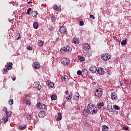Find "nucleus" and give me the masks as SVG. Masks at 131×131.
<instances>
[{
    "label": "nucleus",
    "instance_id": "1",
    "mask_svg": "<svg viewBox=\"0 0 131 131\" xmlns=\"http://www.w3.org/2000/svg\"><path fill=\"white\" fill-rule=\"evenodd\" d=\"M88 110L91 114L94 115L96 113H98V108L95 106V105L90 103L88 105Z\"/></svg>",
    "mask_w": 131,
    "mask_h": 131
},
{
    "label": "nucleus",
    "instance_id": "2",
    "mask_svg": "<svg viewBox=\"0 0 131 131\" xmlns=\"http://www.w3.org/2000/svg\"><path fill=\"white\" fill-rule=\"evenodd\" d=\"M95 96L96 98H101L103 96V89L99 88L95 92Z\"/></svg>",
    "mask_w": 131,
    "mask_h": 131
},
{
    "label": "nucleus",
    "instance_id": "3",
    "mask_svg": "<svg viewBox=\"0 0 131 131\" xmlns=\"http://www.w3.org/2000/svg\"><path fill=\"white\" fill-rule=\"evenodd\" d=\"M101 59L104 61H109L111 59V55L109 53H105L102 55Z\"/></svg>",
    "mask_w": 131,
    "mask_h": 131
},
{
    "label": "nucleus",
    "instance_id": "4",
    "mask_svg": "<svg viewBox=\"0 0 131 131\" xmlns=\"http://www.w3.org/2000/svg\"><path fill=\"white\" fill-rule=\"evenodd\" d=\"M61 63H62L63 65H64V66L69 65V63H70V60H69V58H63L61 59Z\"/></svg>",
    "mask_w": 131,
    "mask_h": 131
},
{
    "label": "nucleus",
    "instance_id": "5",
    "mask_svg": "<svg viewBox=\"0 0 131 131\" xmlns=\"http://www.w3.org/2000/svg\"><path fill=\"white\" fill-rule=\"evenodd\" d=\"M111 99L113 101H116L117 99H118V96H117V94L115 92H113L111 93Z\"/></svg>",
    "mask_w": 131,
    "mask_h": 131
},
{
    "label": "nucleus",
    "instance_id": "6",
    "mask_svg": "<svg viewBox=\"0 0 131 131\" xmlns=\"http://www.w3.org/2000/svg\"><path fill=\"white\" fill-rule=\"evenodd\" d=\"M82 49L84 50V51H89V50L91 49V47L89 44H88V43H84L83 45Z\"/></svg>",
    "mask_w": 131,
    "mask_h": 131
},
{
    "label": "nucleus",
    "instance_id": "7",
    "mask_svg": "<svg viewBox=\"0 0 131 131\" xmlns=\"http://www.w3.org/2000/svg\"><path fill=\"white\" fill-rule=\"evenodd\" d=\"M32 67L34 69H39L40 68V64L38 62H34L32 64Z\"/></svg>",
    "mask_w": 131,
    "mask_h": 131
},
{
    "label": "nucleus",
    "instance_id": "8",
    "mask_svg": "<svg viewBox=\"0 0 131 131\" xmlns=\"http://www.w3.org/2000/svg\"><path fill=\"white\" fill-rule=\"evenodd\" d=\"M35 85L36 86V90L38 91H40L41 90V85H40V82L39 81H37L35 83Z\"/></svg>",
    "mask_w": 131,
    "mask_h": 131
},
{
    "label": "nucleus",
    "instance_id": "9",
    "mask_svg": "<svg viewBox=\"0 0 131 131\" xmlns=\"http://www.w3.org/2000/svg\"><path fill=\"white\" fill-rule=\"evenodd\" d=\"M37 107L39 108V109H46L47 108V106L42 103H37Z\"/></svg>",
    "mask_w": 131,
    "mask_h": 131
},
{
    "label": "nucleus",
    "instance_id": "10",
    "mask_svg": "<svg viewBox=\"0 0 131 131\" xmlns=\"http://www.w3.org/2000/svg\"><path fill=\"white\" fill-rule=\"evenodd\" d=\"M89 75V72L88 70L84 69L82 71V76L83 77H86Z\"/></svg>",
    "mask_w": 131,
    "mask_h": 131
},
{
    "label": "nucleus",
    "instance_id": "11",
    "mask_svg": "<svg viewBox=\"0 0 131 131\" xmlns=\"http://www.w3.org/2000/svg\"><path fill=\"white\" fill-rule=\"evenodd\" d=\"M90 71L92 73H96V72H97V67L92 66L90 68Z\"/></svg>",
    "mask_w": 131,
    "mask_h": 131
},
{
    "label": "nucleus",
    "instance_id": "12",
    "mask_svg": "<svg viewBox=\"0 0 131 131\" xmlns=\"http://www.w3.org/2000/svg\"><path fill=\"white\" fill-rule=\"evenodd\" d=\"M97 72L98 74L103 75L104 73H105V70L102 68H99Z\"/></svg>",
    "mask_w": 131,
    "mask_h": 131
},
{
    "label": "nucleus",
    "instance_id": "13",
    "mask_svg": "<svg viewBox=\"0 0 131 131\" xmlns=\"http://www.w3.org/2000/svg\"><path fill=\"white\" fill-rule=\"evenodd\" d=\"M79 93H78V92H76L75 93V94H74V99L75 101H77L78 100H79Z\"/></svg>",
    "mask_w": 131,
    "mask_h": 131
},
{
    "label": "nucleus",
    "instance_id": "14",
    "mask_svg": "<svg viewBox=\"0 0 131 131\" xmlns=\"http://www.w3.org/2000/svg\"><path fill=\"white\" fill-rule=\"evenodd\" d=\"M39 117H45V116H47V113L45 111H41L39 113Z\"/></svg>",
    "mask_w": 131,
    "mask_h": 131
},
{
    "label": "nucleus",
    "instance_id": "15",
    "mask_svg": "<svg viewBox=\"0 0 131 131\" xmlns=\"http://www.w3.org/2000/svg\"><path fill=\"white\" fill-rule=\"evenodd\" d=\"M47 84L49 88H51V89L54 88V82H51V81H50V80H49V81L47 82Z\"/></svg>",
    "mask_w": 131,
    "mask_h": 131
},
{
    "label": "nucleus",
    "instance_id": "16",
    "mask_svg": "<svg viewBox=\"0 0 131 131\" xmlns=\"http://www.w3.org/2000/svg\"><path fill=\"white\" fill-rule=\"evenodd\" d=\"M82 114L83 116H85V117H88V116L89 115V114H90V113H89V110L86 109L83 110L82 111Z\"/></svg>",
    "mask_w": 131,
    "mask_h": 131
},
{
    "label": "nucleus",
    "instance_id": "17",
    "mask_svg": "<svg viewBox=\"0 0 131 131\" xmlns=\"http://www.w3.org/2000/svg\"><path fill=\"white\" fill-rule=\"evenodd\" d=\"M66 31H67V30L65 27L63 26L60 27L59 32H60V33H65Z\"/></svg>",
    "mask_w": 131,
    "mask_h": 131
},
{
    "label": "nucleus",
    "instance_id": "18",
    "mask_svg": "<svg viewBox=\"0 0 131 131\" xmlns=\"http://www.w3.org/2000/svg\"><path fill=\"white\" fill-rule=\"evenodd\" d=\"M72 43H75L76 45H78V43H79V39H78L77 38L74 37L72 40Z\"/></svg>",
    "mask_w": 131,
    "mask_h": 131
},
{
    "label": "nucleus",
    "instance_id": "19",
    "mask_svg": "<svg viewBox=\"0 0 131 131\" xmlns=\"http://www.w3.org/2000/svg\"><path fill=\"white\" fill-rule=\"evenodd\" d=\"M62 119V114L60 112L58 113V116L56 118L57 121H60Z\"/></svg>",
    "mask_w": 131,
    "mask_h": 131
},
{
    "label": "nucleus",
    "instance_id": "20",
    "mask_svg": "<svg viewBox=\"0 0 131 131\" xmlns=\"http://www.w3.org/2000/svg\"><path fill=\"white\" fill-rule=\"evenodd\" d=\"M86 55L88 57H91L93 55V51L90 50L86 51Z\"/></svg>",
    "mask_w": 131,
    "mask_h": 131
},
{
    "label": "nucleus",
    "instance_id": "21",
    "mask_svg": "<svg viewBox=\"0 0 131 131\" xmlns=\"http://www.w3.org/2000/svg\"><path fill=\"white\" fill-rule=\"evenodd\" d=\"M26 128V125L23 124L20 125L18 126V129H20V130H23V129H25Z\"/></svg>",
    "mask_w": 131,
    "mask_h": 131
},
{
    "label": "nucleus",
    "instance_id": "22",
    "mask_svg": "<svg viewBox=\"0 0 131 131\" xmlns=\"http://www.w3.org/2000/svg\"><path fill=\"white\" fill-rule=\"evenodd\" d=\"M78 59H79V61H80V62H84V61L85 60V58H84V57L81 56L80 55L78 57Z\"/></svg>",
    "mask_w": 131,
    "mask_h": 131
},
{
    "label": "nucleus",
    "instance_id": "23",
    "mask_svg": "<svg viewBox=\"0 0 131 131\" xmlns=\"http://www.w3.org/2000/svg\"><path fill=\"white\" fill-rule=\"evenodd\" d=\"M24 117L27 118V120H31V115L27 114H25L24 115Z\"/></svg>",
    "mask_w": 131,
    "mask_h": 131
},
{
    "label": "nucleus",
    "instance_id": "24",
    "mask_svg": "<svg viewBox=\"0 0 131 131\" xmlns=\"http://www.w3.org/2000/svg\"><path fill=\"white\" fill-rule=\"evenodd\" d=\"M60 51L61 53H62V54H64L67 52V48L66 47H63L60 50Z\"/></svg>",
    "mask_w": 131,
    "mask_h": 131
},
{
    "label": "nucleus",
    "instance_id": "25",
    "mask_svg": "<svg viewBox=\"0 0 131 131\" xmlns=\"http://www.w3.org/2000/svg\"><path fill=\"white\" fill-rule=\"evenodd\" d=\"M72 93H70L68 97H66V100H68L69 101H71V99H72Z\"/></svg>",
    "mask_w": 131,
    "mask_h": 131
},
{
    "label": "nucleus",
    "instance_id": "26",
    "mask_svg": "<svg viewBox=\"0 0 131 131\" xmlns=\"http://www.w3.org/2000/svg\"><path fill=\"white\" fill-rule=\"evenodd\" d=\"M61 79L63 81H67L68 79H69L67 75H64L61 77Z\"/></svg>",
    "mask_w": 131,
    "mask_h": 131
},
{
    "label": "nucleus",
    "instance_id": "27",
    "mask_svg": "<svg viewBox=\"0 0 131 131\" xmlns=\"http://www.w3.org/2000/svg\"><path fill=\"white\" fill-rule=\"evenodd\" d=\"M103 106H104V103H103V102H100L97 104V107L98 109H101Z\"/></svg>",
    "mask_w": 131,
    "mask_h": 131
},
{
    "label": "nucleus",
    "instance_id": "28",
    "mask_svg": "<svg viewBox=\"0 0 131 131\" xmlns=\"http://www.w3.org/2000/svg\"><path fill=\"white\" fill-rule=\"evenodd\" d=\"M32 17H36L37 16V11H33L31 13Z\"/></svg>",
    "mask_w": 131,
    "mask_h": 131
},
{
    "label": "nucleus",
    "instance_id": "29",
    "mask_svg": "<svg viewBox=\"0 0 131 131\" xmlns=\"http://www.w3.org/2000/svg\"><path fill=\"white\" fill-rule=\"evenodd\" d=\"M33 27L35 29H37V28H38V23L37 22L34 23Z\"/></svg>",
    "mask_w": 131,
    "mask_h": 131
},
{
    "label": "nucleus",
    "instance_id": "30",
    "mask_svg": "<svg viewBox=\"0 0 131 131\" xmlns=\"http://www.w3.org/2000/svg\"><path fill=\"white\" fill-rule=\"evenodd\" d=\"M127 39H125V40H123L121 42V46H125V45H126L127 43Z\"/></svg>",
    "mask_w": 131,
    "mask_h": 131
},
{
    "label": "nucleus",
    "instance_id": "31",
    "mask_svg": "<svg viewBox=\"0 0 131 131\" xmlns=\"http://www.w3.org/2000/svg\"><path fill=\"white\" fill-rule=\"evenodd\" d=\"M13 67V63L9 62V65L8 66L7 69L8 70H11L12 69V67Z\"/></svg>",
    "mask_w": 131,
    "mask_h": 131
},
{
    "label": "nucleus",
    "instance_id": "32",
    "mask_svg": "<svg viewBox=\"0 0 131 131\" xmlns=\"http://www.w3.org/2000/svg\"><path fill=\"white\" fill-rule=\"evenodd\" d=\"M109 127L105 125L102 126V131H107Z\"/></svg>",
    "mask_w": 131,
    "mask_h": 131
},
{
    "label": "nucleus",
    "instance_id": "33",
    "mask_svg": "<svg viewBox=\"0 0 131 131\" xmlns=\"http://www.w3.org/2000/svg\"><path fill=\"white\" fill-rule=\"evenodd\" d=\"M38 46H39V47H42V46H43V41L41 40H38Z\"/></svg>",
    "mask_w": 131,
    "mask_h": 131
},
{
    "label": "nucleus",
    "instance_id": "34",
    "mask_svg": "<svg viewBox=\"0 0 131 131\" xmlns=\"http://www.w3.org/2000/svg\"><path fill=\"white\" fill-rule=\"evenodd\" d=\"M8 103L10 106H12L13 104H14V100L12 98L10 99V100L8 101Z\"/></svg>",
    "mask_w": 131,
    "mask_h": 131
},
{
    "label": "nucleus",
    "instance_id": "35",
    "mask_svg": "<svg viewBox=\"0 0 131 131\" xmlns=\"http://www.w3.org/2000/svg\"><path fill=\"white\" fill-rule=\"evenodd\" d=\"M114 109H115V110H120V107L117 105H115L113 106Z\"/></svg>",
    "mask_w": 131,
    "mask_h": 131
},
{
    "label": "nucleus",
    "instance_id": "36",
    "mask_svg": "<svg viewBox=\"0 0 131 131\" xmlns=\"http://www.w3.org/2000/svg\"><path fill=\"white\" fill-rule=\"evenodd\" d=\"M6 116L8 117H10L11 115H12V112L11 111H7L6 112Z\"/></svg>",
    "mask_w": 131,
    "mask_h": 131
},
{
    "label": "nucleus",
    "instance_id": "37",
    "mask_svg": "<svg viewBox=\"0 0 131 131\" xmlns=\"http://www.w3.org/2000/svg\"><path fill=\"white\" fill-rule=\"evenodd\" d=\"M57 99V96L56 95H52L51 96V100H52V101H55V100H56Z\"/></svg>",
    "mask_w": 131,
    "mask_h": 131
},
{
    "label": "nucleus",
    "instance_id": "38",
    "mask_svg": "<svg viewBox=\"0 0 131 131\" xmlns=\"http://www.w3.org/2000/svg\"><path fill=\"white\" fill-rule=\"evenodd\" d=\"M67 48V52H71V51H72V49H71V48H70V47H69V45H67V46L66 47Z\"/></svg>",
    "mask_w": 131,
    "mask_h": 131
},
{
    "label": "nucleus",
    "instance_id": "39",
    "mask_svg": "<svg viewBox=\"0 0 131 131\" xmlns=\"http://www.w3.org/2000/svg\"><path fill=\"white\" fill-rule=\"evenodd\" d=\"M8 120H9V117L6 116L5 117L3 118V121H4V122H8Z\"/></svg>",
    "mask_w": 131,
    "mask_h": 131
},
{
    "label": "nucleus",
    "instance_id": "40",
    "mask_svg": "<svg viewBox=\"0 0 131 131\" xmlns=\"http://www.w3.org/2000/svg\"><path fill=\"white\" fill-rule=\"evenodd\" d=\"M51 20L52 22H55L56 21V18H55V16L53 15L51 17Z\"/></svg>",
    "mask_w": 131,
    "mask_h": 131
},
{
    "label": "nucleus",
    "instance_id": "41",
    "mask_svg": "<svg viewBox=\"0 0 131 131\" xmlns=\"http://www.w3.org/2000/svg\"><path fill=\"white\" fill-rule=\"evenodd\" d=\"M74 82H75V81L74 80L71 81L70 82V85H74Z\"/></svg>",
    "mask_w": 131,
    "mask_h": 131
},
{
    "label": "nucleus",
    "instance_id": "42",
    "mask_svg": "<svg viewBox=\"0 0 131 131\" xmlns=\"http://www.w3.org/2000/svg\"><path fill=\"white\" fill-rule=\"evenodd\" d=\"M31 11H32V9L31 8L28 9V10L27 11L28 15H29V14H30V12H31Z\"/></svg>",
    "mask_w": 131,
    "mask_h": 131
},
{
    "label": "nucleus",
    "instance_id": "43",
    "mask_svg": "<svg viewBox=\"0 0 131 131\" xmlns=\"http://www.w3.org/2000/svg\"><path fill=\"white\" fill-rule=\"evenodd\" d=\"M48 28L49 31H53V30H54V27L49 26Z\"/></svg>",
    "mask_w": 131,
    "mask_h": 131
},
{
    "label": "nucleus",
    "instance_id": "44",
    "mask_svg": "<svg viewBox=\"0 0 131 131\" xmlns=\"http://www.w3.org/2000/svg\"><path fill=\"white\" fill-rule=\"evenodd\" d=\"M107 109H110L111 108H112V104L108 103V104L107 105Z\"/></svg>",
    "mask_w": 131,
    "mask_h": 131
},
{
    "label": "nucleus",
    "instance_id": "45",
    "mask_svg": "<svg viewBox=\"0 0 131 131\" xmlns=\"http://www.w3.org/2000/svg\"><path fill=\"white\" fill-rule=\"evenodd\" d=\"M26 104H27V105H30L31 101L30 100H26Z\"/></svg>",
    "mask_w": 131,
    "mask_h": 131
},
{
    "label": "nucleus",
    "instance_id": "46",
    "mask_svg": "<svg viewBox=\"0 0 131 131\" xmlns=\"http://www.w3.org/2000/svg\"><path fill=\"white\" fill-rule=\"evenodd\" d=\"M77 74L78 75H81V74H82V72H81L80 70H79L77 71Z\"/></svg>",
    "mask_w": 131,
    "mask_h": 131
},
{
    "label": "nucleus",
    "instance_id": "47",
    "mask_svg": "<svg viewBox=\"0 0 131 131\" xmlns=\"http://www.w3.org/2000/svg\"><path fill=\"white\" fill-rule=\"evenodd\" d=\"M57 7H58V6L56 5H53L52 7L53 10H57Z\"/></svg>",
    "mask_w": 131,
    "mask_h": 131
},
{
    "label": "nucleus",
    "instance_id": "48",
    "mask_svg": "<svg viewBox=\"0 0 131 131\" xmlns=\"http://www.w3.org/2000/svg\"><path fill=\"white\" fill-rule=\"evenodd\" d=\"M84 25V23H83V21H80L79 23V25L80 26H83V25Z\"/></svg>",
    "mask_w": 131,
    "mask_h": 131
},
{
    "label": "nucleus",
    "instance_id": "49",
    "mask_svg": "<svg viewBox=\"0 0 131 131\" xmlns=\"http://www.w3.org/2000/svg\"><path fill=\"white\" fill-rule=\"evenodd\" d=\"M27 50H28V51H32V47L29 46L28 47H27Z\"/></svg>",
    "mask_w": 131,
    "mask_h": 131
},
{
    "label": "nucleus",
    "instance_id": "50",
    "mask_svg": "<svg viewBox=\"0 0 131 131\" xmlns=\"http://www.w3.org/2000/svg\"><path fill=\"white\" fill-rule=\"evenodd\" d=\"M57 12H60L61 11V8H59V7L57 6L56 10Z\"/></svg>",
    "mask_w": 131,
    "mask_h": 131
},
{
    "label": "nucleus",
    "instance_id": "51",
    "mask_svg": "<svg viewBox=\"0 0 131 131\" xmlns=\"http://www.w3.org/2000/svg\"><path fill=\"white\" fill-rule=\"evenodd\" d=\"M123 129H124L125 130H128V126L123 127Z\"/></svg>",
    "mask_w": 131,
    "mask_h": 131
},
{
    "label": "nucleus",
    "instance_id": "52",
    "mask_svg": "<svg viewBox=\"0 0 131 131\" xmlns=\"http://www.w3.org/2000/svg\"><path fill=\"white\" fill-rule=\"evenodd\" d=\"M90 18H92V19H95V16H94V15L91 14L90 15Z\"/></svg>",
    "mask_w": 131,
    "mask_h": 131
},
{
    "label": "nucleus",
    "instance_id": "53",
    "mask_svg": "<svg viewBox=\"0 0 131 131\" xmlns=\"http://www.w3.org/2000/svg\"><path fill=\"white\" fill-rule=\"evenodd\" d=\"M3 111H4V112H6H6L8 111H7V108H6V107H3Z\"/></svg>",
    "mask_w": 131,
    "mask_h": 131
},
{
    "label": "nucleus",
    "instance_id": "54",
    "mask_svg": "<svg viewBox=\"0 0 131 131\" xmlns=\"http://www.w3.org/2000/svg\"><path fill=\"white\" fill-rule=\"evenodd\" d=\"M108 109L110 110V112H114V111H113V108L112 107Z\"/></svg>",
    "mask_w": 131,
    "mask_h": 131
},
{
    "label": "nucleus",
    "instance_id": "55",
    "mask_svg": "<svg viewBox=\"0 0 131 131\" xmlns=\"http://www.w3.org/2000/svg\"><path fill=\"white\" fill-rule=\"evenodd\" d=\"M118 83L119 85H120L121 86L123 85V84L121 83V81H119Z\"/></svg>",
    "mask_w": 131,
    "mask_h": 131
},
{
    "label": "nucleus",
    "instance_id": "56",
    "mask_svg": "<svg viewBox=\"0 0 131 131\" xmlns=\"http://www.w3.org/2000/svg\"><path fill=\"white\" fill-rule=\"evenodd\" d=\"M64 94H65L66 95H69V93L68 92V91H65Z\"/></svg>",
    "mask_w": 131,
    "mask_h": 131
},
{
    "label": "nucleus",
    "instance_id": "57",
    "mask_svg": "<svg viewBox=\"0 0 131 131\" xmlns=\"http://www.w3.org/2000/svg\"><path fill=\"white\" fill-rule=\"evenodd\" d=\"M59 40H60V38L59 37L56 38V41H59Z\"/></svg>",
    "mask_w": 131,
    "mask_h": 131
},
{
    "label": "nucleus",
    "instance_id": "58",
    "mask_svg": "<svg viewBox=\"0 0 131 131\" xmlns=\"http://www.w3.org/2000/svg\"><path fill=\"white\" fill-rule=\"evenodd\" d=\"M4 70L5 72H8V69H4Z\"/></svg>",
    "mask_w": 131,
    "mask_h": 131
},
{
    "label": "nucleus",
    "instance_id": "59",
    "mask_svg": "<svg viewBox=\"0 0 131 131\" xmlns=\"http://www.w3.org/2000/svg\"><path fill=\"white\" fill-rule=\"evenodd\" d=\"M12 80H13V81H15V80H16V77H13L12 78Z\"/></svg>",
    "mask_w": 131,
    "mask_h": 131
},
{
    "label": "nucleus",
    "instance_id": "60",
    "mask_svg": "<svg viewBox=\"0 0 131 131\" xmlns=\"http://www.w3.org/2000/svg\"><path fill=\"white\" fill-rule=\"evenodd\" d=\"M20 38H21V37H20V36H18V37L17 38V40H18V39H20Z\"/></svg>",
    "mask_w": 131,
    "mask_h": 131
},
{
    "label": "nucleus",
    "instance_id": "61",
    "mask_svg": "<svg viewBox=\"0 0 131 131\" xmlns=\"http://www.w3.org/2000/svg\"><path fill=\"white\" fill-rule=\"evenodd\" d=\"M28 4H32V2H28Z\"/></svg>",
    "mask_w": 131,
    "mask_h": 131
},
{
    "label": "nucleus",
    "instance_id": "62",
    "mask_svg": "<svg viewBox=\"0 0 131 131\" xmlns=\"http://www.w3.org/2000/svg\"><path fill=\"white\" fill-rule=\"evenodd\" d=\"M3 73H4V74H6V73H5V72H3Z\"/></svg>",
    "mask_w": 131,
    "mask_h": 131
},
{
    "label": "nucleus",
    "instance_id": "63",
    "mask_svg": "<svg viewBox=\"0 0 131 131\" xmlns=\"http://www.w3.org/2000/svg\"><path fill=\"white\" fill-rule=\"evenodd\" d=\"M130 6H131V4H130Z\"/></svg>",
    "mask_w": 131,
    "mask_h": 131
}]
</instances>
